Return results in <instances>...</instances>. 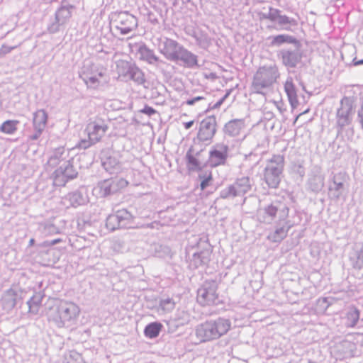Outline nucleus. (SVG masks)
Returning a JSON list of instances; mask_svg holds the SVG:
<instances>
[{
    "label": "nucleus",
    "mask_w": 363,
    "mask_h": 363,
    "mask_svg": "<svg viewBox=\"0 0 363 363\" xmlns=\"http://www.w3.org/2000/svg\"><path fill=\"white\" fill-rule=\"evenodd\" d=\"M231 328V322L225 318L207 320L195 328V335L200 343L218 340Z\"/></svg>",
    "instance_id": "obj_1"
},
{
    "label": "nucleus",
    "mask_w": 363,
    "mask_h": 363,
    "mask_svg": "<svg viewBox=\"0 0 363 363\" xmlns=\"http://www.w3.org/2000/svg\"><path fill=\"white\" fill-rule=\"evenodd\" d=\"M80 312L79 306L73 302L60 301L48 312V318L57 327L69 326L77 319Z\"/></svg>",
    "instance_id": "obj_2"
},
{
    "label": "nucleus",
    "mask_w": 363,
    "mask_h": 363,
    "mask_svg": "<svg viewBox=\"0 0 363 363\" xmlns=\"http://www.w3.org/2000/svg\"><path fill=\"white\" fill-rule=\"evenodd\" d=\"M289 213L288 203L284 199H276L264 206L259 211V216L262 217L264 223H271L273 220L285 222Z\"/></svg>",
    "instance_id": "obj_3"
},
{
    "label": "nucleus",
    "mask_w": 363,
    "mask_h": 363,
    "mask_svg": "<svg viewBox=\"0 0 363 363\" xmlns=\"http://www.w3.org/2000/svg\"><path fill=\"white\" fill-rule=\"evenodd\" d=\"M108 128L107 124L102 119L90 121L86 128L88 140H81L79 143V147L85 149L100 141Z\"/></svg>",
    "instance_id": "obj_4"
},
{
    "label": "nucleus",
    "mask_w": 363,
    "mask_h": 363,
    "mask_svg": "<svg viewBox=\"0 0 363 363\" xmlns=\"http://www.w3.org/2000/svg\"><path fill=\"white\" fill-rule=\"evenodd\" d=\"M133 216L125 208L117 210L109 215L106 220L108 230L114 231L119 228H130L133 224Z\"/></svg>",
    "instance_id": "obj_5"
},
{
    "label": "nucleus",
    "mask_w": 363,
    "mask_h": 363,
    "mask_svg": "<svg viewBox=\"0 0 363 363\" xmlns=\"http://www.w3.org/2000/svg\"><path fill=\"white\" fill-rule=\"evenodd\" d=\"M216 281H206L197 291V301L202 306L217 305L220 301Z\"/></svg>",
    "instance_id": "obj_6"
},
{
    "label": "nucleus",
    "mask_w": 363,
    "mask_h": 363,
    "mask_svg": "<svg viewBox=\"0 0 363 363\" xmlns=\"http://www.w3.org/2000/svg\"><path fill=\"white\" fill-rule=\"evenodd\" d=\"M284 160H269L264 168V179L270 188H277L281 181Z\"/></svg>",
    "instance_id": "obj_7"
},
{
    "label": "nucleus",
    "mask_w": 363,
    "mask_h": 363,
    "mask_svg": "<svg viewBox=\"0 0 363 363\" xmlns=\"http://www.w3.org/2000/svg\"><path fill=\"white\" fill-rule=\"evenodd\" d=\"M128 182L123 178L108 179L98 183L95 188L101 196L106 197L114 194L127 186Z\"/></svg>",
    "instance_id": "obj_8"
},
{
    "label": "nucleus",
    "mask_w": 363,
    "mask_h": 363,
    "mask_svg": "<svg viewBox=\"0 0 363 363\" xmlns=\"http://www.w3.org/2000/svg\"><path fill=\"white\" fill-rule=\"evenodd\" d=\"M113 23L116 28L123 35L129 33L137 27L136 18L128 12L115 14Z\"/></svg>",
    "instance_id": "obj_9"
},
{
    "label": "nucleus",
    "mask_w": 363,
    "mask_h": 363,
    "mask_svg": "<svg viewBox=\"0 0 363 363\" xmlns=\"http://www.w3.org/2000/svg\"><path fill=\"white\" fill-rule=\"evenodd\" d=\"M349 176L345 172H340L333 176L328 190L333 198L338 199L346 190Z\"/></svg>",
    "instance_id": "obj_10"
},
{
    "label": "nucleus",
    "mask_w": 363,
    "mask_h": 363,
    "mask_svg": "<svg viewBox=\"0 0 363 363\" xmlns=\"http://www.w3.org/2000/svg\"><path fill=\"white\" fill-rule=\"evenodd\" d=\"M216 132V119L214 116H207L201 123L197 134V138L201 141L211 140Z\"/></svg>",
    "instance_id": "obj_11"
},
{
    "label": "nucleus",
    "mask_w": 363,
    "mask_h": 363,
    "mask_svg": "<svg viewBox=\"0 0 363 363\" xmlns=\"http://www.w3.org/2000/svg\"><path fill=\"white\" fill-rule=\"evenodd\" d=\"M225 160H220L217 163L211 162L210 165H205L201 167L199 160H186V167L189 173L191 172H199L198 179H213L211 169L213 167H216L220 164H224Z\"/></svg>",
    "instance_id": "obj_12"
},
{
    "label": "nucleus",
    "mask_w": 363,
    "mask_h": 363,
    "mask_svg": "<svg viewBox=\"0 0 363 363\" xmlns=\"http://www.w3.org/2000/svg\"><path fill=\"white\" fill-rule=\"evenodd\" d=\"M183 47L172 39H166L163 44L161 52L168 60L178 61V55Z\"/></svg>",
    "instance_id": "obj_13"
},
{
    "label": "nucleus",
    "mask_w": 363,
    "mask_h": 363,
    "mask_svg": "<svg viewBox=\"0 0 363 363\" xmlns=\"http://www.w3.org/2000/svg\"><path fill=\"white\" fill-rule=\"evenodd\" d=\"M294 225L291 220H286L282 225L277 226L274 230L268 235L267 239L273 242H280L287 236L289 230Z\"/></svg>",
    "instance_id": "obj_14"
},
{
    "label": "nucleus",
    "mask_w": 363,
    "mask_h": 363,
    "mask_svg": "<svg viewBox=\"0 0 363 363\" xmlns=\"http://www.w3.org/2000/svg\"><path fill=\"white\" fill-rule=\"evenodd\" d=\"M355 345L350 341L343 340L337 343L334 348V353L337 358H347L354 356Z\"/></svg>",
    "instance_id": "obj_15"
},
{
    "label": "nucleus",
    "mask_w": 363,
    "mask_h": 363,
    "mask_svg": "<svg viewBox=\"0 0 363 363\" xmlns=\"http://www.w3.org/2000/svg\"><path fill=\"white\" fill-rule=\"evenodd\" d=\"M211 251L209 250H203L200 252H195L192 257L189 258V267L195 269L199 267L206 264L210 260Z\"/></svg>",
    "instance_id": "obj_16"
},
{
    "label": "nucleus",
    "mask_w": 363,
    "mask_h": 363,
    "mask_svg": "<svg viewBox=\"0 0 363 363\" xmlns=\"http://www.w3.org/2000/svg\"><path fill=\"white\" fill-rule=\"evenodd\" d=\"M284 91L287 95L289 102L293 108L298 105L297 90L291 77L288 78L284 84Z\"/></svg>",
    "instance_id": "obj_17"
},
{
    "label": "nucleus",
    "mask_w": 363,
    "mask_h": 363,
    "mask_svg": "<svg viewBox=\"0 0 363 363\" xmlns=\"http://www.w3.org/2000/svg\"><path fill=\"white\" fill-rule=\"evenodd\" d=\"M48 114L44 110H38L33 116V126L34 128L37 130V134L33 137V139H37L38 136L41 134L43 130L45 129L47 121H48Z\"/></svg>",
    "instance_id": "obj_18"
},
{
    "label": "nucleus",
    "mask_w": 363,
    "mask_h": 363,
    "mask_svg": "<svg viewBox=\"0 0 363 363\" xmlns=\"http://www.w3.org/2000/svg\"><path fill=\"white\" fill-rule=\"evenodd\" d=\"M69 201V205L72 207H77L85 204L87 202L86 196L80 191H75L68 194L64 198V202Z\"/></svg>",
    "instance_id": "obj_19"
},
{
    "label": "nucleus",
    "mask_w": 363,
    "mask_h": 363,
    "mask_svg": "<svg viewBox=\"0 0 363 363\" xmlns=\"http://www.w3.org/2000/svg\"><path fill=\"white\" fill-rule=\"evenodd\" d=\"M233 186L238 196H243L249 192L252 188V183L249 177H244L238 179Z\"/></svg>",
    "instance_id": "obj_20"
},
{
    "label": "nucleus",
    "mask_w": 363,
    "mask_h": 363,
    "mask_svg": "<svg viewBox=\"0 0 363 363\" xmlns=\"http://www.w3.org/2000/svg\"><path fill=\"white\" fill-rule=\"evenodd\" d=\"M316 174L311 177L308 180V186L311 191H320L324 186V176L320 172V168L315 167Z\"/></svg>",
    "instance_id": "obj_21"
},
{
    "label": "nucleus",
    "mask_w": 363,
    "mask_h": 363,
    "mask_svg": "<svg viewBox=\"0 0 363 363\" xmlns=\"http://www.w3.org/2000/svg\"><path fill=\"white\" fill-rule=\"evenodd\" d=\"M17 293L12 289L7 290L3 295L1 303L6 310L13 309L16 304Z\"/></svg>",
    "instance_id": "obj_22"
},
{
    "label": "nucleus",
    "mask_w": 363,
    "mask_h": 363,
    "mask_svg": "<svg viewBox=\"0 0 363 363\" xmlns=\"http://www.w3.org/2000/svg\"><path fill=\"white\" fill-rule=\"evenodd\" d=\"M178 60H182L187 67H193L198 65L197 57L184 48L178 55Z\"/></svg>",
    "instance_id": "obj_23"
},
{
    "label": "nucleus",
    "mask_w": 363,
    "mask_h": 363,
    "mask_svg": "<svg viewBox=\"0 0 363 363\" xmlns=\"http://www.w3.org/2000/svg\"><path fill=\"white\" fill-rule=\"evenodd\" d=\"M243 128L244 122L242 120H233L225 125L226 133L233 137L239 135Z\"/></svg>",
    "instance_id": "obj_24"
},
{
    "label": "nucleus",
    "mask_w": 363,
    "mask_h": 363,
    "mask_svg": "<svg viewBox=\"0 0 363 363\" xmlns=\"http://www.w3.org/2000/svg\"><path fill=\"white\" fill-rule=\"evenodd\" d=\"M135 69L138 68L133 66L128 61L120 60L116 62V72L119 77H125L132 74Z\"/></svg>",
    "instance_id": "obj_25"
},
{
    "label": "nucleus",
    "mask_w": 363,
    "mask_h": 363,
    "mask_svg": "<svg viewBox=\"0 0 363 363\" xmlns=\"http://www.w3.org/2000/svg\"><path fill=\"white\" fill-rule=\"evenodd\" d=\"M163 325L159 322H152L147 325L144 329L145 337L153 339L157 337L162 330Z\"/></svg>",
    "instance_id": "obj_26"
},
{
    "label": "nucleus",
    "mask_w": 363,
    "mask_h": 363,
    "mask_svg": "<svg viewBox=\"0 0 363 363\" xmlns=\"http://www.w3.org/2000/svg\"><path fill=\"white\" fill-rule=\"evenodd\" d=\"M101 166L109 174H118L122 171L119 160H101Z\"/></svg>",
    "instance_id": "obj_27"
},
{
    "label": "nucleus",
    "mask_w": 363,
    "mask_h": 363,
    "mask_svg": "<svg viewBox=\"0 0 363 363\" xmlns=\"http://www.w3.org/2000/svg\"><path fill=\"white\" fill-rule=\"evenodd\" d=\"M345 319V326L347 328L355 327L359 319V310L356 308H350L347 312Z\"/></svg>",
    "instance_id": "obj_28"
},
{
    "label": "nucleus",
    "mask_w": 363,
    "mask_h": 363,
    "mask_svg": "<svg viewBox=\"0 0 363 363\" xmlns=\"http://www.w3.org/2000/svg\"><path fill=\"white\" fill-rule=\"evenodd\" d=\"M42 299L43 296L40 294H35L27 301L29 313L34 315L38 313Z\"/></svg>",
    "instance_id": "obj_29"
},
{
    "label": "nucleus",
    "mask_w": 363,
    "mask_h": 363,
    "mask_svg": "<svg viewBox=\"0 0 363 363\" xmlns=\"http://www.w3.org/2000/svg\"><path fill=\"white\" fill-rule=\"evenodd\" d=\"M63 363H84L82 354L75 350L65 352L62 359Z\"/></svg>",
    "instance_id": "obj_30"
},
{
    "label": "nucleus",
    "mask_w": 363,
    "mask_h": 363,
    "mask_svg": "<svg viewBox=\"0 0 363 363\" xmlns=\"http://www.w3.org/2000/svg\"><path fill=\"white\" fill-rule=\"evenodd\" d=\"M58 168L62 169V170L63 174L69 180L74 179L77 175V171L74 168L70 160H65L63 164H62Z\"/></svg>",
    "instance_id": "obj_31"
},
{
    "label": "nucleus",
    "mask_w": 363,
    "mask_h": 363,
    "mask_svg": "<svg viewBox=\"0 0 363 363\" xmlns=\"http://www.w3.org/2000/svg\"><path fill=\"white\" fill-rule=\"evenodd\" d=\"M269 75V70L265 68H260L255 77V85L260 86L261 87H265L269 85L270 83L268 80H265V79Z\"/></svg>",
    "instance_id": "obj_32"
},
{
    "label": "nucleus",
    "mask_w": 363,
    "mask_h": 363,
    "mask_svg": "<svg viewBox=\"0 0 363 363\" xmlns=\"http://www.w3.org/2000/svg\"><path fill=\"white\" fill-rule=\"evenodd\" d=\"M18 123V121L16 120L6 121L1 124L0 130L5 134H13L17 130Z\"/></svg>",
    "instance_id": "obj_33"
},
{
    "label": "nucleus",
    "mask_w": 363,
    "mask_h": 363,
    "mask_svg": "<svg viewBox=\"0 0 363 363\" xmlns=\"http://www.w3.org/2000/svg\"><path fill=\"white\" fill-rule=\"evenodd\" d=\"M296 39L290 35L281 34L272 38L271 45L272 46H279L284 43H295Z\"/></svg>",
    "instance_id": "obj_34"
},
{
    "label": "nucleus",
    "mask_w": 363,
    "mask_h": 363,
    "mask_svg": "<svg viewBox=\"0 0 363 363\" xmlns=\"http://www.w3.org/2000/svg\"><path fill=\"white\" fill-rule=\"evenodd\" d=\"M139 51L141 55V59L150 64H152L158 60V57L155 55L153 51L146 47L140 48Z\"/></svg>",
    "instance_id": "obj_35"
},
{
    "label": "nucleus",
    "mask_w": 363,
    "mask_h": 363,
    "mask_svg": "<svg viewBox=\"0 0 363 363\" xmlns=\"http://www.w3.org/2000/svg\"><path fill=\"white\" fill-rule=\"evenodd\" d=\"M62 169L57 168L53 173V184L56 186H64L69 180Z\"/></svg>",
    "instance_id": "obj_36"
},
{
    "label": "nucleus",
    "mask_w": 363,
    "mask_h": 363,
    "mask_svg": "<svg viewBox=\"0 0 363 363\" xmlns=\"http://www.w3.org/2000/svg\"><path fill=\"white\" fill-rule=\"evenodd\" d=\"M228 147L225 145H217L211 152V157L214 159H225L228 156Z\"/></svg>",
    "instance_id": "obj_37"
},
{
    "label": "nucleus",
    "mask_w": 363,
    "mask_h": 363,
    "mask_svg": "<svg viewBox=\"0 0 363 363\" xmlns=\"http://www.w3.org/2000/svg\"><path fill=\"white\" fill-rule=\"evenodd\" d=\"M279 13V11L275 9L273 13L272 12L269 13V18L272 21L277 19L278 23L280 25L291 24L292 23H295V21L290 19L288 16H281Z\"/></svg>",
    "instance_id": "obj_38"
},
{
    "label": "nucleus",
    "mask_w": 363,
    "mask_h": 363,
    "mask_svg": "<svg viewBox=\"0 0 363 363\" xmlns=\"http://www.w3.org/2000/svg\"><path fill=\"white\" fill-rule=\"evenodd\" d=\"M40 228L42 233L46 236L55 235L60 233L59 228L56 225L48 222L41 223Z\"/></svg>",
    "instance_id": "obj_39"
},
{
    "label": "nucleus",
    "mask_w": 363,
    "mask_h": 363,
    "mask_svg": "<svg viewBox=\"0 0 363 363\" xmlns=\"http://www.w3.org/2000/svg\"><path fill=\"white\" fill-rule=\"evenodd\" d=\"M175 307V302L172 298H162L160 301V308L166 313L172 311Z\"/></svg>",
    "instance_id": "obj_40"
},
{
    "label": "nucleus",
    "mask_w": 363,
    "mask_h": 363,
    "mask_svg": "<svg viewBox=\"0 0 363 363\" xmlns=\"http://www.w3.org/2000/svg\"><path fill=\"white\" fill-rule=\"evenodd\" d=\"M238 196L233 186V184L229 185L228 187L222 189L220 192V197L221 199H230Z\"/></svg>",
    "instance_id": "obj_41"
},
{
    "label": "nucleus",
    "mask_w": 363,
    "mask_h": 363,
    "mask_svg": "<svg viewBox=\"0 0 363 363\" xmlns=\"http://www.w3.org/2000/svg\"><path fill=\"white\" fill-rule=\"evenodd\" d=\"M84 82L88 87L96 89L100 84L99 79L97 77H87L84 79Z\"/></svg>",
    "instance_id": "obj_42"
},
{
    "label": "nucleus",
    "mask_w": 363,
    "mask_h": 363,
    "mask_svg": "<svg viewBox=\"0 0 363 363\" xmlns=\"http://www.w3.org/2000/svg\"><path fill=\"white\" fill-rule=\"evenodd\" d=\"M349 116H350L349 111H346L345 113L342 108L339 109V111L337 112V117L339 118L340 121H342V124L349 122Z\"/></svg>",
    "instance_id": "obj_43"
},
{
    "label": "nucleus",
    "mask_w": 363,
    "mask_h": 363,
    "mask_svg": "<svg viewBox=\"0 0 363 363\" xmlns=\"http://www.w3.org/2000/svg\"><path fill=\"white\" fill-rule=\"evenodd\" d=\"M293 171L298 174L301 177H303L305 174L304 168L299 162V160L297 161V162H295L293 165Z\"/></svg>",
    "instance_id": "obj_44"
},
{
    "label": "nucleus",
    "mask_w": 363,
    "mask_h": 363,
    "mask_svg": "<svg viewBox=\"0 0 363 363\" xmlns=\"http://www.w3.org/2000/svg\"><path fill=\"white\" fill-rule=\"evenodd\" d=\"M355 267L359 269H362L363 267V244L360 250L357 253V259Z\"/></svg>",
    "instance_id": "obj_45"
},
{
    "label": "nucleus",
    "mask_w": 363,
    "mask_h": 363,
    "mask_svg": "<svg viewBox=\"0 0 363 363\" xmlns=\"http://www.w3.org/2000/svg\"><path fill=\"white\" fill-rule=\"evenodd\" d=\"M140 113L146 114L149 116L155 114L157 113L156 110L147 105L145 106V107L140 111Z\"/></svg>",
    "instance_id": "obj_46"
},
{
    "label": "nucleus",
    "mask_w": 363,
    "mask_h": 363,
    "mask_svg": "<svg viewBox=\"0 0 363 363\" xmlns=\"http://www.w3.org/2000/svg\"><path fill=\"white\" fill-rule=\"evenodd\" d=\"M199 180L201 181L200 188L202 191L206 189L208 186H209L213 181V179H207L206 178Z\"/></svg>",
    "instance_id": "obj_47"
},
{
    "label": "nucleus",
    "mask_w": 363,
    "mask_h": 363,
    "mask_svg": "<svg viewBox=\"0 0 363 363\" xmlns=\"http://www.w3.org/2000/svg\"><path fill=\"white\" fill-rule=\"evenodd\" d=\"M62 242V240L60 238H57V239H54L52 240H47V241L44 242V246L50 247V246H53V245H57Z\"/></svg>",
    "instance_id": "obj_48"
},
{
    "label": "nucleus",
    "mask_w": 363,
    "mask_h": 363,
    "mask_svg": "<svg viewBox=\"0 0 363 363\" xmlns=\"http://www.w3.org/2000/svg\"><path fill=\"white\" fill-rule=\"evenodd\" d=\"M203 99H204V97H203V96H196L191 99L187 100L186 104L189 106H191V105L194 104L196 101H201Z\"/></svg>",
    "instance_id": "obj_49"
},
{
    "label": "nucleus",
    "mask_w": 363,
    "mask_h": 363,
    "mask_svg": "<svg viewBox=\"0 0 363 363\" xmlns=\"http://www.w3.org/2000/svg\"><path fill=\"white\" fill-rule=\"evenodd\" d=\"M227 96H228V94L225 95L222 99H220L216 104H215L213 106L212 108L216 109V108H219L222 105V104L224 102V101L225 100Z\"/></svg>",
    "instance_id": "obj_50"
},
{
    "label": "nucleus",
    "mask_w": 363,
    "mask_h": 363,
    "mask_svg": "<svg viewBox=\"0 0 363 363\" xmlns=\"http://www.w3.org/2000/svg\"><path fill=\"white\" fill-rule=\"evenodd\" d=\"M358 116L359 118V122L362 126L363 127V104L362 105L361 108L359 111Z\"/></svg>",
    "instance_id": "obj_51"
},
{
    "label": "nucleus",
    "mask_w": 363,
    "mask_h": 363,
    "mask_svg": "<svg viewBox=\"0 0 363 363\" xmlns=\"http://www.w3.org/2000/svg\"><path fill=\"white\" fill-rule=\"evenodd\" d=\"M194 124V121L192 120V121H190L189 122H186V123H184V127L186 130H188L190 128H191V126Z\"/></svg>",
    "instance_id": "obj_52"
},
{
    "label": "nucleus",
    "mask_w": 363,
    "mask_h": 363,
    "mask_svg": "<svg viewBox=\"0 0 363 363\" xmlns=\"http://www.w3.org/2000/svg\"><path fill=\"white\" fill-rule=\"evenodd\" d=\"M353 63H354V65H355V66L363 65V60H354Z\"/></svg>",
    "instance_id": "obj_53"
},
{
    "label": "nucleus",
    "mask_w": 363,
    "mask_h": 363,
    "mask_svg": "<svg viewBox=\"0 0 363 363\" xmlns=\"http://www.w3.org/2000/svg\"><path fill=\"white\" fill-rule=\"evenodd\" d=\"M308 111V110H306V111H303V113H301L298 114V115L297 116V117L296 118L294 123H296V121L298 120V118L301 115H303V114H304V113H307Z\"/></svg>",
    "instance_id": "obj_54"
},
{
    "label": "nucleus",
    "mask_w": 363,
    "mask_h": 363,
    "mask_svg": "<svg viewBox=\"0 0 363 363\" xmlns=\"http://www.w3.org/2000/svg\"><path fill=\"white\" fill-rule=\"evenodd\" d=\"M35 240L33 238H31L29 241V245L31 246L34 244Z\"/></svg>",
    "instance_id": "obj_55"
},
{
    "label": "nucleus",
    "mask_w": 363,
    "mask_h": 363,
    "mask_svg": "<svg viewBox=\"0 0 363 363\" xmlns=\"http://www.w3.org/2000/svg\"><path fill=\"white\" fill-rule=\"evenodd\" d=\"M164 249H165V252H170V250H169V249L168 247H165Z\"/></svg>",
    "instance_id": "obj_56"
},
{
    "label": "nucleus",
    "mask_w": 363,
    "mask_h": 363,
    "mask_svg": "<svg viewBox=\"0 0 363 363\" xmlns=\"http://www.w3.org/2000/svg\"><path fill=\"white\" fill-rule=\"evenodd\" d=\"M308 363H316V362H312V361H308Z\"/></svg>",
    "instance_id": "obj_57"
}]
</instances>
